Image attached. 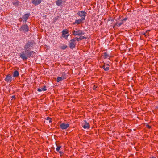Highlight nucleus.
<instances>
[{
	"label": "nucleus",
	"mask_w": 158,
	"mask_h": 158,
	"mask_svg": "<svg viewBox=\"0 0 158 158\" xmlns=\"http://www.w3.org/2000/svg\"><path fill=\"white\" fill-rule=\"evenodd\" d=\"M76 44V40L74 39H72L70 40L69 44V46L71 49L75 48Z\"/></svg>",
	"instance_id": "nucleus-1"
},
{
	"label": "nucleus",
	"mask_w": 158,
	"mask_h": 158,
	"mask_svg": "<svg viewBox=\"0 0 158 158\" xmlns=\"http://www.w3.org/2000/svg\"><path fill=\"white\" fill-rule=\"evenodd\" d=\"M73 34L75 36H80L82 35H83L84 34V33L82 31L77 30L73 31Z\"/></svg>",
	"instance_id": "nucleus-2"
},
{
	"label": "nucleus",
	"mask_w": 158,
	"mask_h": 158,
	"mask_svg": "<svg viewBox=\"0 0 158 158\" xmlns=\"http://www.w3.org/2000/svg\"><path fill=\"white\" fill-rule=\"evenodd\" d=\"M62 36L66 40L69 35L68 30L66 29H64L62 31Z\"/></svg>",
	"instance_id": "nucleus-3"
},
{
	"label": "nucleus",
	"mask_w": 158,
	"mask_h": 158,
	"mask_svg": "<svg viewBox=\"0 0 158 158\" xmlns=\"http://www.w3.org/2000/svg\"><path fill=\"white\" fill-rule=\"evenodd\" d=\"M20 30L24 31V32H26L29 30V28L27 25L26 24L22 25L20 28Z\"/></svg>",
	"instance_id": "nucleus-4"
},
{
	"label": "nucleus",
	"mask_w": 158,
	"mask_h": 158,
	"mask_svg": "<svg viewBox=\"0 0 158 158\" xmlns=\"http://www.w3.org/2000/svg\"><path fill=\"white\" fill-rule=\"evenodd\" d=\"M20 57L23 60H26L28 58V56L27 53L23 52L20 53L19 55Z\"/></svg>",
	"instance_id": "nucleus-5"
},
{
	"label": "nucleus",
	"mask_w": 158,
	"mask_h": 158,
	"mask_svg": "<svg viewBox=\"0 0 158 158\" xmlns=\"http://www.w3.org/2000/svg\"><path fill=\"white\" fill-rule=\"evenodd\" d=\"M77 14L81 18H85V17L86 16L87 13L85 11H79Z\"/></svg>",
	"instance_id": "nucleus-6"
},
{
	"label": "nucleus",
	"mask_w": 158,
	"mask_h": 158,
	"mask_svg": "<svg viewBox=\"0 0 158 158\" xmlns=\"http://www.w3.org/2000/svg\"><path fill=\"white\" fill-rule=\"evenodd\" d=\"M31 44L30 43H27L24 46V49H25V52L26 53L28 52V51L29 50V49L31 47Z\"/></svg>",
	"instance_id": "nucleus-7"
},
{
	"label": "nucleus",
	"mask_w": 158,
	"mask_h": 158,
	"mask_svg": "<svg viewBox=\"0 0 158 158\" xmlns=\"http://www.w3.org/2000/svg\"><path fill=\"white\" fill-rule=\"evenodd\" d=\"M69 126V124L64 123H63L60 125V127L62 129H66Z\"/></svg>",
	"instance_id": "nucleus-8"
},
{
	"label": "nucleus",
	"mask_w": 158,
	"mask_h": 158,
	"mask_svg": "<svg viewBox=\"0 0 158 158\" xmlns=\"http://www.w3.org/2000/svg\"><path fill=\"white\" fill-rule=\"evenodd\" d=\"M5 81L8 82H11L12 81L11 76L10 74L7 75L5 78Z\"/></svg>",
	"instance_id": "nucleus-9"
},
{
	"label": "nucleus",
	"mask_w": 158,
	"mask_h": 158,
	"mask_svg": "<svg viewBox=\"0 0 158 158\" xmlns=\"http://www.w3.org/2000/svg\"><path fill=\"white\" fill-rule=\"evenodd\" d=\"M42 0H33L32 3L35 6L37 5L40 4Z\"/></svg>",
	"instance_id": "nucleus-10"
},
{
	"label": "nucleus",
	"mask_w": 158,
	"mask_h": 158,
	"mask_svg": "<svg viewBox=\"0 0 158 158\" xmlns=\"http://www.w3.org/2000/svg\"><path fill=\"white\" fill-rule=\"evenodd\" d=\"M84 124L83 126V128L84 129H89L90 128V125L86 121H84Z\"/></svg>",
	"instance_id": "nucleus-11"
},
{
	"label": "nucleus",
	"mask_w": 158,
	"mask_h": 158,
	"mask_svg": "<svg viewBox=\"0 0 158 158\" xmlns=\"http://www.w3.org/2000/svg\"><path fill=\"white\" fill-rule=\"evenodd\" d=\"M28 58L33 57V55L35 52L33 51H28V52H27Z\"/></svg>",
	"instance_id": "nucleus-12"
},
{
	"label": "nucleus",
	"mask_w": 158,
	"mask_h": 158,
	"mask_svg": "<svg viewBox=\"0 0 158 158\" xmlns=\"http://www.w3.org/2000/svg\"><path fill=\"white\" fill-rule=\"evenodd\" d=\"M29 16V14H25L23 17V18L24 19L23 21H24L25 22H26Z\"/></svg>",
	"instance_id": "nucleus-13"
},
{
	"label": "nucleus",
	"mask_w": 158,
	"mask_h": 158,
	"mask_svg": "<svg viewBox=\"0 0 158 158\" xmlns=\"http://www.w3.org/2000/svg\"><path fill=\"white\" fill-rule=\"evenodd\" d=\"M85 20V18H81L80 19H78V20H76L75 21V22L74 23H73V24H80L83 20Z\"/></svg>",
	"instance_id": "nucleus-14"
},
{
	"label": "nucleus",
	"mask_w": 158,
	"mask_h": 158,
	"mask_svg": "<svg viewBox=\"0 0 158 158\" xmlns=\"http://www.w3.org/2000/svg\"><path fill=\"white\" fill-rule=\"evenodd\" d=\"M109 65L108 64H105L103 66V68L105 71H107L109 70Z\"/></svg>",
	"instance_id": "nucleus-15"
},
{
	"label": "nucleus",
	"mask_w": 158,
	"mask_h": 158,
	"mask_svg": "<svg viewBox=\"0 0 158 158\" xmlns=\"http://www.w3.org/2000/svg\"><path fill=\"white\" fill-rule=\"evenodd\" d=\"M45 86H44L43 88L38 89L37 91L39 92H41L42 91H45L47 90Z\"/></svg>",
	"instance_id": "nucleus-16"
},
{
	"label": "nucleus",
	"mask_w": 158,
	"mask_h": 158,
	"mask_svg": "<svg viewBox=\"0 0 158 158\" xmlns=\"http://www.w3.org/2000/svg\"><path fill=\"white\" fill-rule=\"evenodd\" d=\"M19 75V72L17 71H15L13 73V76L14 77H17Z\"/></svg>",
	"instance_id": "nucleus-17"
},
{
	"label": "nucleus",
	"mask_w": 158,
	"mask_h": 158,
	"mask_svg": "<svg viewBox=\"0 0 158 158\" xmlns=\"http://www.w3.org/2000/svg\"><path fill=\"white\" fill-rule=\"evenodd\" d=\"M62 2V0H57L56 2V4L58 6H60Z\"/></svg>",
	"instance_id": "nucleus-18"
},
{
	"label": "nucleus",
	"mask_w": 158,
	"mask_h": 158,
	"mask_svg": "<svg viewBox=\"0 0 158 158\" xmlns=\"http://www.w3.org/2000/svg\"><path fill=\"white\" fill-rule=\"evenodd\" d=\"M64 79V78H63L62 77H58L56 79V81L58 82H59L60 81H62V80Z\"/></svg>",
	"instance_id": "nucleus-19"
},
{
	"label": "nucleus",
	"mask_w": 158,
	"mask_h": 158,
	"mask_svg": "<svg viewBox=\"0 0 158 158\" xmlns=\"http://www.w3.org/2000/svg\"><path fill=\"white\" fill-rule=\"evenodd\" d=\"M123 23V21H122L121 22H120V23H117V22L116 23H115V25H114V26H118V27H120Z\"/></svg>",
	"instance_id": "nucleus-20"
},
{
	"label": "nucleus",
	"mask_w": 158,
	"mask_h": 158,
	"mask_svg": "<svg viewBox=\"0 0 158 158\" xmlns=\"http://www.w3.org/2000/svg\"><path fill=\"white\" fill-rule=\"evenodd\" d=\"M61 77L64 78V79H65L67 78L66 74L65 73H62V76Z\"/></svg>",
	"instance_id": "nucleus-21"
},
{
	"label": "nucleus",
	"mask_w": 158,
	"mask_h": 158,
	"mask_svg": "<svg viewBox=\"0 0 158 158\" xmlns=\"http://www.w3.org/2000/svg\"><path fill=\"white\" fill-rule=\"evenodd\" d=\"M103 56L105 58H107L109 56V55L107 54L106 52H105L104 53Z\"/></svg>",
	"instance_id": "nucleus-22"
},
{
	"label": "nucleus",
	"mask_w": 158,
	"mask_h": 158,
	"mask_svg": "<svg viewBox=\"0 0 158 158\" xmlns=\"http://www.w3.org/2000/svg\"><path fill=\"white\" fill-rule=\"evenodd\" d=\"M61 148V146L60 145L57 146V148L56 149V150L57 152H59Z\"/></svg>",
	"instance_id": "nucleus-23"
},
{
	"label": "nucleus",
	"mask_w": 158,
	"mask_h": 158,
	"mask_svg": "<svg viewBox=\"0 0 158 158\" xmlns=\"http://www.w3.org/2000/svg\"><path fill=\"white\" fill-rule=\"evenodd\" d=\"M67 47V46L66 45H63L61 47V48L62 49L64 50Z\"/></svg>",
	"instance_id": "nucleus-24"
},
{
	"label": "nucleus",
	"mask_w": 158,
	"mask_h": 158,
	"mask_svg": "<svg viewBox=\"0 0 158 158\" xmlns=\"http://www.w3.org/2000/svg\"><path fill=\"white\" fill-rule=\"evenodd\" d=\"M79 38L80 39V40H82L83 39H85L86 38L85 37H84L83 36H81Z\"/></svg>",
	"instance_id": "nucleus-25"
},
{
	"label": "nucleus",
	"mask_w": 158,
	"mask_h": 158,
	"mask_svg": "<svg viewBox=\"0 0 158 158\" xmlns=\"http://www.w3.org/2000/svg\"><path fill=\"white\" fill-rule=\"evenodd\" d=\"M47 120H49V123H51L52 122V121L51 120V119L49 117H47Z\"/></svg>",
	"instance_id": "nucleus-26"
},
{
	"label": "nucleus",
	"mask_w": 158,
	"mask_h": 158,
	"mask_svg": "<svg viewBox=\"0 0 158 158\" xmlns=\"http://www.w3.org/2000/svg\"><path fill=\"white\" fill-rule=\"evenodd\" d=\"M75 39H76L75 40H77L78 41H79L80 40L79 38L76 37V38H75Z\"/></svg>",
	"instance_id": "nucleus-27"
},
{
	"label": "nucleus",
	"mask_w": 158,
	"mask_h": 158,
	"mask_svg": "<svg viewBox=\"0 0 158 158\" xmlns=\"http://www.w3.org/2000/svg\"><path fill=\"white\" fill-rule=\"evenodd\" d=\"M147 127L149 128H151V127L148 125H147Z\"/></svg>",
	"instance_id": "nucleus-28"
},
{
	"label": "nucleus",
	"mask_w": 158,
	"mask_h": 158,
	"mask_svg": "<svg viewBox=\"0 0 158 158\" xmlns=\"http://www.w3.org/2000/svg\"><path fill=\"white\" fill-rule=\"evenodd\" d=\"M59 153H60V154H62V153H63V152H62V151H59Z\"/></svg>",
	"instance_id": "nucleus-29"
},
{
	"label": "nucleus",
	"mask_w": 158,
	"mask_h": 158,
	"mask_svg": "<svg viewBox=\"0 0 158 158\" xmlns=\"http://www.w3.org/2000/svg\"><path fill=\"white\" fill-rule=\"evenodd\" d=\"M12 98H15V96H12Z\"/></svg>",
	"instance_id": "nucleus-30"
},
{
	"label": "nucleus",
	"mask_w": 158,
	"mask_h": 158,
	"mask_svg": "<svg viewBox=\"0 0 158 158\" xmlns=\"http://www.w3.org/2000/svg\"><path fill=\"white\" fill-rule=\"evenodd\" d=\"M127 20V19L125 18L123 19V20Z\"/></svg>",
	"instance_id": "nucleus-31"
},
{
	"label": "nucleus",
	"mask_w": 158,
	"mask_h": 158,
	"mask_svg": "<svg viewBox=\"0 0 158 158\" xmlns=\"http://www.w3.org/2000/svg\"><path fill=\"white\" fill-rule=\"evenodd\" d=\"M150 158H156V157H150Z\"/></svg>",
	"instance_id": "nucleus-32"
}]
</instances>
